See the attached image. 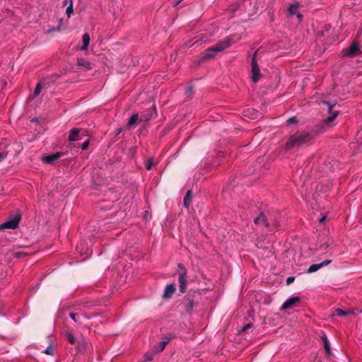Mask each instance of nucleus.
<instances>
[{"mask_svg": "<svg viewBox=\"0 0 362 362\" xmlns=\"http://www.w3.org/2000/svg\"><path fill=\"white\" fill-rule=\"evenodd\" d=\"M322 340L323 341L324 349L327 354H329L331 352L330 344L329 340L325 334L322 336Z\"/></svg>", "mask_w": 362, "mask_h": 362, "instance_id": "obj_20", "label": "nucleus"}, {"mask_svg": "<svg viewBox=\"0 0 362 362\" xmlns=\"http://www.w3.org/2000/svg\"><path fill=\"white\" fill-rule=\"evenodd\" d=\"M77 65L78 66L83 67L86 70L92 69V64L89 61L83 58L78 59Z\"/></svg>", "mask_w": 362, "mask_h": 362, "instance_id": "obj_15", "label": "nucleus"}, {"mask_svg": "<svg viewBox=\"0 0 362 362\" xmlns=\"http://www.w3.org/2000/svg\"><path fill=\"white\" fill-rule=\"evenodd\" d=\"M299 3H293L288 7V12L290 16L296 15L298 21H300L303 19V15L299 12Z\"/></svg>", "mask_w": 362, "mask_h": 362, "instance_id": "obj_8", "label": "nucleus"}, {"mask_svg": "<svg viewBox=\"0 0 362 362\" xmlns=\"http://www.w3.org/2000/svg\"><path fill=\"white\" fill-rule=\"evenodd\" d=\"M252 327V324L251 323H247V325H245L243 329H242V331L244 332V331H246L247 329H248L249 328H250Z\"/></svg>", "mask_w": 362, "mask_h": 362, "instance_id": "obj_37", "label": "nucleus"}, {"mask_svg": "<svg viewBox=\"0 0 362 362\" xmlns=\"http://www.w3.org/2000/svg\"><path fill=\"white\" fill-rule=\"evenodd\" d=\"M192 199V193L191 190H188L184 197L183 204L185 208H189Z\"/></svg>", "mask_w": 362, "mask_h": 362, "instance_id": "obj_18", "label": "nucleus"}, {"mask_svg": "<svg viewBox=\"0 0 362 362\" xmlns=\"http://www.w3.org/2000/svg\"><path fill=\"white\" fill-rule=\"evenodd\" d=\"M83 46L80 48L81 50L85 51L88 49L90 43V35L88 33H85L82 37Z\"/></svg>", "mask_w": 362, "mask_h": 362, "instance_id": "obj_17", "label": "nucleus"}, {"mask_svg": "<svg viewBox=\"0 0 362 362\" xmlns=\"http://www.w3.org/2000/svg\"><path fill=\"white\" fill-rule=\"evenodd\" d=\"M327 106H328V109H329V113H331V111H332V105L329 103V102H325Z\"/></svg>", "mask_w": 362, "mask_h": 362, "instance_id": "obj_39", "label": "nucleus"}, {"mask_svg": "<svg viewBox=\"0 0 362 362\" xmlns=\"http://www.w3.org/2000/svg\"><path fill=\"white\" fill-rule=\"evenodd\" d=\"M300 301V298L298 297V296H294V297H291V298H289L288 299H287L284 303L283 305H281V310H287V309H289V308H291L292 306Z\"/></svg>", "mask_w": 362, "mask_h": 362, "instance_id": "obj_12", "label": "nucleus"}, {"mask_svg": "<svg viewBox=\"0 0 362 362\" xmlns=\"http://www.w3.org/2000/svg\"><path fill=\"white\" fill-rule=\"evenodd\" d=\"M252 81L254 83H257L260 77V69L256 60V52H255L252 59Z\"/></svg>", "mask_w": 362, "mask_h": 362, "instance_id": "obj_6", "label": "nucleus"}, {"mask_svg": "<svg viewBox=\"0 0 362 362\" xmlns=\"http://www.w3.org/2000/svg\"><path fill=\"white\" fill-rule=\"evenodd\" d=\"M209 40H210V37L206 35H204L199 39L197 40L194 43H192V45H189V46L191 47L195 44L202 45L203 43L209 42Z\"/></svg>", "mask_w": 362, "mask_h": 362, "instance_id": "obj_23", "label": "nucleus"}, {"mask_svg": "<svg viewBox=\"0 0 362 362\" xmlns=\"http://www.w3.org/2000/svg\"><path fill=\"white\" fill-rule=\"evenodd\" d=\"M169 340H170V339H168V338H167L166 339L161 341L158 344V346H155L153 347V349H154L156 351H158V352H161V351H163L164 350V349H165V347L166 344L169 342Z\"/></svg>", "mask_w": 362, "mask_h": 362, "instance_id": "obj_21", "label": "nucleus"}, {"mask_svg": "<svg viewBox=\"0 0 362 362\" xmlns=\"http://www.w3.org/2000/svg\"><path fill=\"white\" fill-rule=\"evenodd\" d=\"M317 134V132L315 130L295 133L289 136L284 148L286 151H290L307 147L313 143Z\"/></svg>", "mask_w": 362, "mask_h": 362, "instance_id": "obj_1", "label": "nucleus"}, {"mask_svg": "<svg viewBox=\"0 0 362 362\" xmlns=\"http://www.w3.org/2000/svg\"><path fill=\"white\" fill-rule=\"evenodd\" d=\"M144 358H145V361H143V362H146V361H152L153 360V354L150 353V352L146 353L144 355Z\"/></svg>", "mask_w": 362, "mask_h": 362, "instance_id": "obj_30", "label": "nucleus"}, {"mask_svg": "<svg viewBox=\"0 0 362 362\" xmlns=\"http://www.w3.org/2000/svg\"><path fill=\"white\" fill-rule=\"evenodd\" d=\"M68 2H69V0H64V1H63L64 6H66L68 4Z\"/></svg>", "mask_w": 362, "mask_h": 362, "instance_id": "obj_43", "label": "nucleus"}, {"mask_svg": "<svg viewBox=\"0 0 362 362\" xmlns=\"http://www.w3.org/2000/svg\"><path fill=\"white\" fill-rule=\"evenodd\" d=\"M62 156L63 153L60 152H57L50 155H45L42 157V160L48 164H54Z\"/></svg>", "mask_w": 362, "mask_h": 362, "instance_id": "obj_9", "label": "nucleus"}, {"mask_svg": "<svg viewBox=\"0 0 362 362\" xmlns=\"http://www.w3.org/2000/svg\"><path fill=\"white\" fill-rule=\"evenodd\" d=\"M177 267L181 270V272H184L185 270H187V269L185 268V267L184 266V264L182 263H179L177 264Z\"/></svg>", "mask_w": 362, "mask_h": 362, "instance_id": "obj_35", "label": "nucleus"}, {"mask_svg": "<svg viewBox=\"0 0 362 362\" xmlns=\"http://www.w3.org/2000/svg\"><path fill=\"white\" fill-rule=\"evenodd\" d=\"M7 156V153L0 152V162L5 159Z\"/></svg>", "mask_w": 362, "mask_h": 362, "instance_id": "obj_36", "label": "nucleus"}, {"mask_svg": "<svg viewBox=\"0 0 362 362\" xmlns=\"http://www.w3.org/2000/svg\"><path fill=\"white\" fill-rule=\"evenodd\" d=\"M192 86H188L186 89V93H189L190 94L191 92H192Z\"/></svg>", "mask_w": 362, "mask_h": 362, "instance_id": "obj_40", "label": "nucleus"}, {"mask_svg": "<svg viewBox=\"0 0 362 362\" xmlns=\"http://www.w3.org/2000/svg\"><path fill=\"white\" fill-rule=\"evenodd\" d=\"M157 116V112L156 110V107H153L152 110H149L147 114H142L140 116V119H139L138 114H134L129 118L127 126L129 127H132L136 124V122L139 120V122L142 121H148L152 118H155Z\"/></svg>", "mask_w": 362, "mask_h": 362, "instance_id": "obj_3", "label": "nucleus"}, {"mask_svg": "<svg viewBox=\"0 0 362 362\" xmlns=\"http://www.w3.org/2000/svg\"><path fill=\"white\" fill-rule=\"evenodd\" d=\"M360 53V49L358 43L354 41L348 48L343 49V56L354 57L358 55Z\"/></svg>", "mask_w": 362, "mask_h": 362, "instance_id": "obj_5", "label": "nucleus"}, {"mask_svg": "<svg viewBox=\"0 0 362 362\" xmlns=\"http://www.w3.org/2000/svg\"><path fill=\"white\" fill-rule=\"evenodd\" d=\"M183 0H175L172 4L173 5V6H177L178 4H180Z\"/></svg>", "mask_w": 362, "mask_h": 362, "instance_id": "obj_38", "label": "nucleus"}, {"mask_svg": "<svg viewBox=\"0 0 362 362\" xmlns=\"http://www.w3.org/2000/svg\"><path fill=\"white\" fill-rule=\"evenodd\" d=\"M325 219H326V216H322V218H320V222H321V223H322V222H323Z\"/></svg>", "mask_w": 362, "mask_h": 362, "instance_id": "obj_42", "label": "nucleus"}, {"mask_svg": "<svg viewBox=\"0 0 362 362\" xmlns=\"http://www.w3.org/2000/svg\"><path fill=\"white\" fill-rule=\"evenodd\" d=\"M295 280V277L294 276H289L286 279V284L288 285L291 284V283H293Z\"/></svg>", "mask_w": 362, "mask_h": 362, "instance_id": "obj_33", "label": "nucleus"}, {"mask_svg": "<svg viewBox=\"0 0 362 362\" xmlns=\"http://www.w3.org/2000/svg\"><path fill=\"white\" fill-rule=\"evenodd\" d=\"M80 132V129L73 128L69 135V141H74L78 139V134Z\"/></svg>", "mask_w": 362, "mask_h": 362, "instance_id": "obj_16", "label": "nucleus"}, {"mask_svg": "<svg viewBox=\"0 0 362 362\" xmlns=\"http://www.w3.org/2000/svg\"><path fill=\"white\" fill-rule=\"evenodd\" d=\"M254 222L258 225H263L266 228H268L271 226L270 223H269L268 220L266 218L265 216L263 214H261L259 216L256 217L254 219Z\"/></svg>", "mask_w": 362, "mask_h": 362, "instance_id": "obj_14", "label": "nucleus"}, {"mask_svg": "<svg viewBox=\"0 0 362 362\" xmlns=\"http://www.w3.org/2000/svg\"><path fill=\"white\" fill-rule=\"evenodd\" d=\"M286 122L288 124H297L298 121L296 117H292L288 119Z\"/></svg>", "mask_w": 362, "mask_h": 362, "instance_id": "obj_31", "label": "nucleus"}, {"mask_svg": "<svg viewBox=\"0 0 362 362\" xmlns=\"http://www.w3.org/2000/svg\"><path fill=\"white\" fill-rule=\"evenodd\" d=\"M21 221V214L16 213L13 217L0 225V230L4 229H16L18 228Z\"/></svg>", "mask_w": 362, "mask_h": 362, "instance_id": "obj_4", "label": "nucleus"}, {"mask_svg": "<svg viewBox=\"0 0 362 362\" xmlns=\"http://www.w3.org/2000/svg\"><path fill=\"white\" fill-rule=\"evenodd\" d=\"M153 165V158H150L148 159L145 168L147 170H150L151 169Z\"/></svg>", "mask_w": 362, "mask_h": 362, "instance_id": "obj_28", "label": "nucleus"}, {"mask_svg": "<svg viewBox=\"0 0 362 362\" xmlns=\"http://www.w3.org/2000/svg\"><path fill=\"white\" fill-rule=\"evenodd\" d=\"M42 352L47 355L53 356L54 349L52 344H49Z\"/></svg>", "mask_w": 362, "mask_h": 362, "instance_id": "obj_25", "label": "nucleus"}, {"mask_svg": "<svg viewBox=\"0 0 362 362\" xmlns=\"http://www.w3.org/2000/svg\"><path fill=\"white\" fill-rule=\"evenodd\" d=\"M337 115H338L337 112H334L329 117H328L327 119H324V123L326 124L331 123L337 117Z\"/></svg>", "mask_w": 362, "mask_h": 362, "instance_id": "obj_26", "label": "nucleus"}, {"mask_svg": "<svg viewBox=\"0 0 362 362\" xmlns=\"http://www.w3.org/2000/svg\"><path fill=\"white\" fill-rule=\"evenodd\" d=\"M88 146H89V141H88V140H86V141H85L82 144V145H81V149H82V150H86V149H87V148H88Z\"/></svg>", "mask_w": 362, "mask_h": 362, "instance_id": "obj_32", "label": "nucleus"}, {"mask_svg": "<svg viewBox=\"0 0 362 362\" xmlns=\"http://www.w3.org/2000/svg\"><path fill=\"white\" fill-rule=\"evenodd\" d=\"M353 312H349V311H344L340 308H337L334 310V313L332 314V316H339V317H341V316H346V315H348L349 314H352Z\"/></svg>", "mask_w": 362, "mask_h": 362, "instance_id": "obj_22", "label": "nucleus"}, {"mask_svg": "<svg viewBox=\"0 0 362 362\" xmlns=\"http://www.w3.org/2000/svg\"><path fill=\"white\" fill-rule=\"evenodd\" d=\"M194 308V303L193 300L190 298H186L185 300V308L187 313H191Z\"/></svg>", "mask_w": 362, "mask_h": 362, "instance_id": "obj_19", "label": "nucleus"}, {"mask_svg": "<svg viewBox=\"0 0 362 362\" xmlns=\"http://www.w3.org/2000/svg\"><path fill=\"white\" fill-rule=\"evenodd\" d=\"M69 317L75 322H78V319L79 317V315L78 313H69Z\"/></svg>", "mask_w": 362, "mask_h": 362, "instance_id": "obj_29", "label": "nucleus"}, {"mask_svg": "<svg viewBox=\"0 0 362 362\" xmlns=\"http://www.w3.org/2000/svg\"><path fill=\"white\" fill-rule=\"evenodd\" d=\"M73 13H74L73 0H69V5L66 8V13L67 16L69 18Z\"/></svg>", "mask_w": 362, "mask_h": 362, "instance_id": "obj_27", "label": "nucleus"}, {"mask_svg": "<svg viewBox=\"0 0 362 362\" xmlns=\"http://www.w3.org/2000/svg\"><path fill=\"white\" fill-rule=\"evenodd\" d=\"M241 36L238 35H230L223 40L218 41L216 45L207 48L201 55V61L214 58L218 52H222L229 47L233 43L240 40Z\"/></svg>", "mask_w": 362, "mask_h": 362, "instance_id": "obj_2", "label": "nucleus"}, {"mask_svg": "<svg viewBox=\"0 0 362 362\" xmlns=\"http://www.w3.org/2000/svg\"><path fill=\"white\" fill-rule=\"evenodd\" d=\"M83 250V243H81L80 245H78L77 247H76V250L78 251L79 252H82Z\"/></svg>", "mask_w": 362, "mask_h": 362, "instance_id": "obj_34", "label": "nucleus"}, {"mask_svg": "<svg viewBox=\"0 0 362 362\" xmlns=\"http://www.w3.org/2000/svg\"><path fill=\"white\" fill-rule=\"evenodd\" d=\"M332 262L330 259H325L320 264H313L309 267L308 270L306 271L307 274H311L318 271L320 269L322 268L325 266L329 264Z\"/></svg>", "mask_w": 362, "mask_h": 362, "instance_id": "obj_10", "label": "nucleus"}, {"mask_svg": "<svg viewBox=\"0 0 362 362\" xmlns=\"http://www.w3.org/2000/svg\"><path fill=\"white\" fill-rule=\"evenodd\" d=\"M65 337L66 340L71 344H75L76 339L74 337V335L71 332H66L65 334Z\"/></svg>", "mask_w": 362, "mask_h": 362, "instance_id": "obj_24", "label": "nucleus"}, {"mask_svg": "<svg viewBox=\"0 0 362 362\" xmlns=\"http://www.w3.org/2000/svg\"><path fill=\"white\" fill-rule=\"evenodd\" d=\"M21 255H21V252H16V253L15 254V257H21Z\"/></svg>", "mask_w": 362, "mask_h": 362, "instance_id": "obj_41", "label": "nucleus"}, {"mask_svg": "<svg viewBox=\"0 0 362 362\" xmlns=\"http://www.w3.org/2000/svg\"><path fill=\"white\" fill-rule=\"evenodd\" d=\"M47 83L45 81V80L42 79L36 85L32 95H30L31 98L33 99L37 97L42 88H47Z\"/></svg>", "mask_w": 362, "mask_h": 362, "instance_id": "obj_13", "label": "nucleus"}, {"mask_svg": "<svg viewBox=\"0 0 362 362\" xmlns=\"http://www.w3.org/2000/svg\"><path fill=\"white\" fill-rule=\"evenodd\" d=\"M175 286L174 284H168L165 289H164V292H163V294L162 296V298L163 299H170L171 298L173 294L175 293Z\"/></svg>", "mask_w": 362, "mask_h": 362, "instance_id": "obj_11", "label": "nucleus"}, {"mask_svg": "<svg viewBox=\"0 0 362 362\" xmlns=\"http://www.w3.org/2000/svg\"><path fill=\"white\" fill-rule=\"evenodd\" d=\"M187 270L180 272L178 275L179 290L180 293H185L187 289Z\"/></svg>", "mask_w": 362, "mask_h": 362, "instance_id": "obj_7", "label": "nucleus"}]
</instances>
